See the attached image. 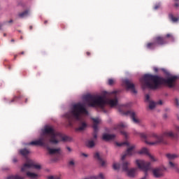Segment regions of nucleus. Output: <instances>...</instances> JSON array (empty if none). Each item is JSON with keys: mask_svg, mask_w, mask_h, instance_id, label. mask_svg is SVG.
Masks as SVG:
<instances>
[{"mask_svg": "<svg viewBox=\"0 0 179 179\" xmlns=\"http://www.w3.org/2000/svg\"><path fill=\"white\" fill-rule=\"evenodd\" d=\"M176 80H177V76H170L166 79L157 76L145 74L140 79V83L143 89H146L147 87L152 90H156L162 85H167L169 87H173Z\"/></svg>", "mask_w": 179, "mask_h": 179, "instance_id": "7ed1b4c3", "label": "nucleus"}, {"mask_svg": "<svg viewBox=\"0 0 179 179\" xmlns=\"http://www.w3.org/2000/svg\"><path fill=\"white\" fill-rule=\"evenodd\" d=\"M57 160H58V159H55V162H57Z\"/></svg>", "mask_w": 179, "mask_h": 179, "instance_id": "3c124183", "label": "nucleus"}, {"mask_svg": "<svg viewBox=\"0 0 179 179\" xmlns=\"http://www.w3.org/2000/svg\"><path fill=\"white\" fill-rule=\"evenodd\" d=\"M7 179H24V177L20 175L10 176L7 177Z\"/></svg>", "mask_w": 179, "mask_h": 179, "instance_id": "5701e85b", "label": "nucleus"}, {"mask_svg": "<svg viewBox=\"0 0 179 179\" xmlns=\"http://www.w3.org/2000/svg\"><path fill=\"white\" fill-rule=\"evenodd\" d=\"M20 153L22 156L26 157V156H27V155H29L30 153V151H29V150H27V149H22V150H20Z\"/></svg>", "mask_w": 179, "mask_h": 179, "instance_id": "4be33fe9", "label": "nucleus"}, {"mask_svg": "<svg viewBox=\"0 0 179 179\" xmlns=\"http://www.w3.org/2000/svg\"><path fill=\"white\" fill-rule=\"evenodd\" d=\"M29 29L31 30L33 29V27L32 26H30L29 27Z\"/></svg>", "mask_w": 179, "mask_h": 179, "instance_id": "49530a36", "label": "nucleus"}, {"mask_svg": "<svg viewBox=\"0 0 179 179\" xmlns=\"http://www.w3.org/2000/svg\"><path fill=\"white\" fill-rule=\"evenodd\" d=\"M22 54H24V52H22Z\"/></svg>", "mask_w": 179, "mask_h": 179, "instance_id": "5fc2aeb1", "label": "nucleus"}, {"mask_svg": "<svg viewBox=\"0 0 179 179\" xmlns=\"http://www.w3.org/2000/svg\"><path fill=\"white\" fill-rule=\"evenodd\" d=\"M19 17H26L27 16H29V10H25L20 14H18Z\"/></svg>", "mask_w": 179, "mask_h": 179, "instance_id": "a878e982", "label": "nucleus"}, {"mask_svg": "<svg viewBox=\"0 0 179 179\" xmlns=\"http://www.w3.org/2000/svg\"><path fill=\"white\" fill-rule=\"evenodd\" d=\"M150 99V96H149V94H146L145 95V101H149Z\"/></svg>", "mask_w": 179, "mask_h": 179, "instance_id": "e433bc0d", "label": "nucleus"}, {"mask_svg": "<svg viewBox=\"0 0 179 179\" xmlns=\"http://www.w3.org/2000/svg\"><path fill=\"white\" fill-rule=\"evenodd\" d=\"M154 71H155V72H158L159 69L157 67H155Z\"/></svg>", "mask_w": 179, "mask_h": 179, "instance_id": "58836bf2", "label": "nucleus"}, {"mask_svg": "<svg viewBox=\"0 0 179 179\" xmlns=\"http://www.w3.org/2000/svg\"><path fill=\"white\" fill-rule=\"evenodd\" d=\"M122 83H124V86H126L127 89L128 90H131L132 93L134 94H136V90H135V85L131 80L129 79H124L122 80Z\"/></svg>", "mask_w": 179, "mask_h": 179, "instance_id": "9d476101", "label": "nucleus"}, {"mask_svg": "<svg viewBox=\"0 0 179 179\" xmlns=\"http://www.w3.org/2000/svg\"><path fill=\"white\" fill-rule=\"evenodd\" d=\"M136 135H139L140 138L144 141L146 145L150 146H156L159 143H164L165 138H174L175 135L173 131H165L162 135H157L156 133H150L146 135L145 133H136Z\"/></svg>", "mask_w": 179, "mask_h": 179, "instance_id": "20e7f679", "label": "nucleus"}, {"mask_svg": "<svg viewBox=\"0 0 179 179\" xmlns=\"http://www.w3.org/2000/svg\"><path fill=\"white\" fill-rule=\"evenodd\" d=\"M108 84L110 85V86H113V85H115V80L114 79H108Z\"/></svg>", "mask_w": 179, "mask_h": 179, "instance_id": "c756f323", "label": "nucleus"}, {"mask_svg": "<svg viewBox=\"0 0 179 179\" xmlns=\"http://www.w3.org/2000/svg\"><path fill=\"white\" fill-rule=\"evenodd\" d=\"M119 111L124 115H129V117H130L131 118V120H132L133 122H134V124H139L141 122V120L139 119H138V117H136V113H135V112H134L133 110H128L127 112H122V110H121V109L119 108Z\"/></svg>", "mask_w": 179, "mask_h": 179, "instance_id": "1a4fd4ad", "label": "nucleus"}, {"mask_svg": "<svg viewBox=\"0 0 179 179\" xmlns=\"http://www.w3.org/2000/svg\"><path fill=\"white\" fill-rule=\"evenodd\" d=\"M0 29H1V26H0Z\"/></svg>", "mask_w": 179, "mask_h": 179, "instance_id": "4d7b16f0", "label": "nucleus"}, {"mask_svg": "<svg viewBox=\"0 0 179 179\" xmlns=\"http://www.w3.org/2000/svg\"><path fill=\"white\" fill-rule=\"evenodd\" d=\"M117 146H124V145H126L127 146H129V148L126 151L125 154L122 155V160H124L127 156H129L131 157V156H134L136 155V150H135V145H129V143L128 141L123 142V143H116Z\"/></svg>", "mask_w": 179, "mask_h": 179, "instance_id": "423d86ee", "label": "nucleus"}, {"mask_svg": "<svg viewBox=\"0 0 179 179\" xmlns=\"http://www.w3.org/2000/svg\"><path fill=\"white\" fill-rule=\"evenodd\" d=\"M67 150H69V152H72V149H71L69 147H67Z\"/></svg>", "mask_w": 179, "mask_h": 179, "instance_id": "ea45409f", "label": "nucleus"}, {"mask_svg": "<svg viewBox=\"0 0 179 179\" xmlns=\"http://www.w3.org/2000/svg\"><path fill=\"white\" fill-rule=\"evenodd\" d=\"M155 107H156V103L153 101H150L149 104V108H150V110H153V108H155Z\"/></svg>", "mask_w": 179, "mask_h": 179, "instance_id": "7c9ffc66", "label": "nucleus"}, {"mask_svg": "<svg viewBox=\"0 0 179 179\" xmlns=\"http://www.w3.org/2000/svg\"><path fill=\"white\" fill-rule=\"evenodd\" d=\"M83 103L73 104L71 111L64 114V117L67 120L69 127H72L75 121H83V117L89 115L85 108L86 106L104 108L106 104H108L112 108L120 107L117 99V91L113 92H103L101 95L87 94L83 96Z\"/></svg>", "mask_w": 179, "mask_h": 179, "instance_id": "f257e3e1", "label": "nucleus"}, {"mask_svg": "<svg viewBox=\"0 0 179 179\" xmlns=\"http://www.w3.org/2000/svg\"><path fill=\"white\" fill-rule=\"evenodd\" d=\"M13 162H14V163H15L16 160L14 159H13Z\"/></svg>", "mask_w": 179, "mask_h": 179, "instance_id": "09e8293b", "label": "nucleus"}, {"mask_svg": "<svg viewBox=\"0 0 179 179\" xmlns=\"http://www.w3.org/2000/svg\"><path fill=\"white\" fill-rule=\"evenodd\" d=\"M155 43H156V45H163V44H166V42H164V38L162 36H157L154 39Z\"/></svg>", "mask_w": 179, "mask_h": 179, "instance_id": "f3484780", "label": "nucleus"}, {"mask_svg": "<svg viewBox=\"0 0 179 179\" xmlns=\"http://www.w3.org/2000/svg\"><path fill=\"white\" fill-rule=\"evenodd\" d=\"M49 155H61V148H51L47 147Z\"/></svg>", "mask_w": 179, "mask_h": 179, "instance_id": "2eb2a0df", "label": "nucleus"}, {"mask_svg": "<svg viewBox=\"0 0 179 179\" xmlns=\"http://www.w3.org/2000/svg\"><path fill=\"white\" fill-rule=\"evenodd\" d=\"M176 131L177 132H179V127H176Z\"/></svg>", "mask_w": 179, "mask_h": 179, "instance_id": "79ce46f5", "label": "nucleus"}, {"mask_svg": "<svg viewBox=\"0 0 179 179\" xmlns=\"http://www.w3.org/2000/svg\"><path fill=\"white\" fill-rule=\"evenodd\" d=\"M159 8H160V5H158V6H155V9H159Z\"/></svg>", "mask_w": 179, "mask_h": 179, "instance_id": "4c0bfd02", "label": "nucleus"}, {"mask_svg": "<svg viewBox=\"0 0 179 179\" xmlns=\"http://www.w3.org/2000/svg\"><path fill=\"white\" fill-rule=\"evenodd\" d=\"M127 127H128V124H127V123L120 122L117 126H116L115 129L120 131L122 135H124L125 138H128V133L122 131V129H124V128H127Z\"/></svg>", "mask_w": 179, "mask_h": 179, "instance_id": "ddd939ff", "label": "nucleus"}, {"mask_svg": "<svg viewBox=\"0 0 179 179\" xmlns=\"http://www.w3.org/2000/svg\"><path fill=\"white\" fill-rule=\"evenodd\" d=\"M82 156H84V157H87V154H85V153H83V154H82Z\"/></svg>", "mask_w": 179, "mask_h": 179, "instance_id": "a19ab883", "label": "nucleus"}, {"mask_svg": "<svg viewBox=\"0 0 179 179\" xmlns=\"http://www.w3.org/2000/svg\"><path fill=\"white\" fill-rule=\"evenodd\" d=\"M136 164L140 170L145 171L146 177V176H148V172L150 170V162L142 159H136Z\"/></svg>", "mask_w": 179, "mask_h": 179, "instance_id": "6e6552de", "label": "nucleus"}, {"mask_svg": "<svg viewBox=\"0 0 179 179\" xmlns=\"http://www.w3.org/2000/svg\"><path fill=\"white\" fill-rule=\"evenodd\" d=\"M166 37H167V38H173V35H171V34H166Z\"/></svg>", "mask_w": 179, "mask_h": 179, "instance_id": "c9c22d12", "label": "nucleus"}, {"mask_svg": "<svg viewBox=\"0 0 179 179\" xmlns=\"http://www.w3.org/2000/svg\"><path fill=\"white\" fill-rule=\"evenodd\" d=\"M47 24V21H45V24Z\"/></svg>", "mask_w": 179, "mask_h": 179, "instance_id": "8fccbe9b", "label": "nucleus"}, {"mask_svg": "<svg viewBox=\"0 0 179 179\" xmlns=\"http://www.w3.org/2000/svg\"><path fill=\"white\" fill-rule=\"evenodd\" d=\"M163 169L162 168H156L155 169H153L152 173L153 175L156 177V178H159V177H162L163 176Z\"/></svg>", "mask_w": 179, "mask_h": 179, "instance_id": "dca6fc26", "label": "nucleus"}, {"mask_svg": "<svg viewBox=\"0 0 179 179\" xmlns=\"http://www.w3.org/2000/svg\"><path fill=\"white\" fill-rule=\"evenodd\" d=\"M87 55H90V53L89 52H87Z\"/></svg>", "mask_w": 179, "mask_h": 179, "instance_id": "de8ad7c7", "label": "nucleus"}, {"mask_svg": "<svg viewBox=\"0 0 179 179\" xmlns=\"http://www.w3.org/2000/svg\"><path fill=\"white\" fill-rule=\"evenodd\" d=\"M13 20H10V21H8V23H13Z\"/></svg>", "mask_w": 179, "mask_h": 179, "instance_id": "37998d69", "label": "nucleus"}, {"mask_svg": "<svg viewBox=\"0 0 179 179\" xmlns=\"http://www.w3.org/2000/svg\"><path fill=\"white\" fill-rule=\"evenodd\" d=\"M11 41H14L13 40H11Z\"/></svg>", "mask_w": 179, "mask_h": 179, "instance_id": "864d4df0", "label": "nucleus"}, {"mask_svg": "<svg viewBox=\"0 0 179 179\" xmlns=\"http://www.w3.org/2000/svg\"><path fill=\"white\" fill-rule=\"evenodd\" d=\"M175 104L176 107H179L178 99H175Z\"/></svg>", "mask_w": 179, "mask_h": 179, "instance_id": "72a5a7b5", "label": "nucleus"}, {"mask_svg": "<svg viewBox=\"0 0 179 179\" xmlns=\"http://www.w3.org/2000/svg\"><path fill=\"white\" fill-rule=\"evenodd\" d=\"M92 121H93V129L94 131V138L96 139L97 138V131H99V124H100V122H101V120L99 117L97 118H92Z\"/></svg>", "mask_w": 179, "mask_h": 179, "instance_id": "9b49d317", "label": "nucleus"}, {"mask_svg": "<svg viewBox=\"0 0 179 179\" xmlns=\"http://www.w3.org/2000/svg\"><path fill=\"white\" fill-rule=\"evenodd\" d=\"M175 6H176V8H178V3H176V4H175Z\"/></svg>", "mask_w": 179, "mask_h": 179, "instance_id": "c03bdc74", "label": "nucleus"}, {"mask_svg": "<svg viewBox=\"0 0 179 179\" xmlns=\"http://www.w3.org/2000/svg\"><path fill=\"white\" fill-rule=\"evenodd\" d=\"M138 155H147V156L150 157L151 162H157V159L155 157V156L150 155V153H149V150H148L146 148H142L140 151L138 152Z\"/></svg>", "mask_w": 179, "mask_h": 179, "instance_id": "f8f14e48", "label": "nucleus"}, {"mask_svg": "<svg viewBox=\"0 0 179 179\" xmlns=\"http://www.w3.org/2000/svg\"><path fill=\"white\" fill-rule=\"evenodd\" d=\"M122 108H124V106H122Z\"/></svg>", "mask_w": 179, "mask_h": 179, "instance_id": "603ef678", "label": "nucleus"}, {"mask_svg": "<svg viewBox=\"0 0 179 179\" xmlns=\"http://www.w3.org/2000/svg\"><path fill=\"white\" fill-rule=\"evenodd\" d=\"M130 164H131L128 162H124L122 165V169L123 171H126L127 173L128 177L134 178V177L138 174V168H131L128 169V167H129Z\"/></svg>", "mask_w": 179, "mask_h": 179, "instance_id": "0eeeda50", "label": "nucleus"}, {"mask_svg": "<svg viewBox=\"0 0 179 179\" xmlns=\"http://www.w3.org/2000/svg\"><path fill=\"white\" fill-rule=\"evenodd\" d=\"M169 17L171 19L173 22H177L178 20V18L173 16V15H169Z\"/></svg>", "mask_w": 179, "mask_h": 179, "instance_id": "2f4dec72", "label": "nucleus"}, {"mask_svg": "<svg viewBox=\"0 0 179 179\" xmlns=\"http://www.w3.org/2000/svg\"><path fill=\"white\" fill-rule=\"evenodd\" d=\"M94 159H98L99 164H101L102 167H106V166H107V162H106V160H103V159L100 157V154H99V152L95 153Z\"/></svg>", "mask_w": 179, "mask_h": 179, "instance_id": "4468645a", "label": "nucleus"}, {"mask_svg": "<svg viewBox=\"0 0 179 179\" xmlns=\"http://www.w3.org/2000/svg\"><path fill=\"white\" fill-rule=\"evenodd\" d=\"M178 120H179V117H178Z\"/></svg>", "mask_w": 179, "mask_h": 179, "instance_id": "6e6d98bb", "label": "nucleus"}, {"mask_svg": "<svg viewBox=\"0 0 179 179\" xmlns=\"http://www.w3.org/2000/svg\"><path fill=\"white\" fill-rule=\"evenodd\" d=\"M16 99H17V96H14V98L9 101V103L10 104V103H13L15 101H16Z\"/></svg>", "mask_w": 179, "mask_h": 179, "instance_id": "f704fd0d", "label": "nucleus"}, {"mask_svg": "<svg viewBox=\"0 0 179 179\" xmlns=\"http://www.w3.org/2000/svg\"><path fill=\"white\" fill-rule=\"evenodd\" d=\"M31 169H36V170H40L41 169V165L36 164L33 160L27 159V162L21 169L22 173H27V177L30 179H36L38 177V174L30 172L29 170Z\"/></svg>", "mask_w": 179, "mask_h": 179, "instance_id": "39448f33", "label": "nucleus"}, {"mask_svg": "<svg viewBox=\"0 0 179 179\" xmlns=\"http://www.w3.org/2000/svg\"><path fill=\"white\" fill-rule=\"evenodd\" d=\"M166 157L168 160H175L178 157V155L176 154L167 153L166 154Z\"/></svg>", "mask_w": 179, "mask_h": 179, "instance_id": "6ab92c4d", "label": "nucleus"}, {"mask_svg": "<svg viewBox=\"0 0 179 179\" xmlns=\"http://www.w3.org/2000/svg\"><path fill=\"white\" fill-rule=\"evenodd\" d=\"M169 166L171 169H172L173 170H176L178 173H179L178 165H177V164H175L174 162L170 161L169 163Z\"/></svg>", "mask_w": 179, "mask_h": 179, "instance_id": "aec40b11", "label": "nucleus"}, {"mask_svg": "<svg viewBox=\"0 0 179 179\" xmlns=\"http://www.w3.org/2000/svg\"><path fill=\"white\" fill-rule=\"evenodd\" d=\"M114 170H120V167H121V165L119 163L115 162L113 165Z\"/></svg>", "mask_w": 179, "mask_h": 179, "instance_id": "bb28decb", "label": "nucleus"}, {"mask_svg": "<svg viewBox=\"0 0 179 179\" xmlns=\"http://www.w3.org/2000/svg\"><path fill=\"white\" fill-rule=\"evenodd\" d=\"M86 127H87V124H86L85 122H82L81 125L78 128L76 129V131H83Z\"/></svg>", "mask_w": 179, "mask_h": 179, "instance_id": "b1692460", "label": "nucleus"}, {"mask_svg": "<svg viewBox=\"0 0 179 179\" xmlns=\"http://www.w3.org/2000/svg\"><path fill=\"white\" fill-rule=\"evenodd\" d=\"M42 132L43 138H41L39 140L32 141L29 143V145L44 146L45 145L47 138H49L50 143H54L55 145L59 143V142H71V141H72V138L55 131L52 126H45L42 130Z\"/></svg>", "mask_w": 179, "mask_h": 179, "instance_id": "f03ea898", "label": "nucleus"}, {"mask_svg": "<svg viewBox=\"0 0 179 179\" xmlns=\"http://www.w3.org/2000/svg\"><path fill=\"white\" fill-rule=\"evenodd\" d=\"M115 138V135L114 134H104L103 135V141H113Z\"/></svg>", "mask_w": 179, "mask_h": 179, "instance_id": "a211bd4d", "label": "nucleus"}, {"mask_svg": "<svg viewBox=\"0 0 179 179\" xmlns=\"http://www.w3.org/2000/svg\"><path fill=\"white\" fill-rule=\"evenodd\" d=\"M162 101H159V102H158V104H162Z\"/></svg>", "mask_w": 179, "mask_h": 179, "instance_id": "a18cd8bd", "label": "nucleus"}, {"mask_svg": "<svg viewBox=\"0 0 179 179\" xmlns=\"http://www.w3.org/2000/svg\"><path fill=\"white\" fill-rule=\"evenodd\" d=\"M48 179H60L58 176H49Z\"/></svg>", "mask_w": 179, "mask_h": 179, "instance_id": "473e14b6", "label": "nucleus"}, {"mask_svg": "<svg viewBox=\"0 0 179 179\" xmlns=\"http://www.w3.org/2000/svg\"><path fill=\"white\" fill-rule=\"evenodd\" d=\"M155 47H157V45H156L155 41L153 43H149L147 44V48L149 50H153V48H155Z\"/></svg>", "mask_w": 179, "mask_h": 179, "instance_id": "412c9836", "label": "nucleus"}, {"mask_svg": "<svg viewBox=\"0 0 179 179\" xmlns=\"http://www.w3.org/2000/svg\"><path fill=\"white\" fill-rule=\"evenodd\" d=\"M68 164L69 167H75V159H70Z\"/></svg>", "mask_w": 179, "mask_h": 179, "instance_id": "cd10ccee", "label": "nucleus"}, {"mask_svg": "<svg viewBox=\"0 0 179 179\" xmlns=\"http://www.w3.org/2000/svg\"><path fill=\"white\" fill-rule=\"evenodd\" d=\"M93 179H104V175L103 173H99L97 176H92Z\"/></svg>", "mask_w": 179, "mask_h": 179, "instance_id": "c85d7f7f", "label": "nucleus"}, {"mask_svg": "<svg viewBox=\"0 0 179 179\" xmlns=\"http://www.w3.org/2000/svg\"><path fill=\"white\" fill-rule=\"evenodd\" d=\"M86 146H87V148H93V147H94V141L89 140L86 143Z\"/></svg>", "mask_w": 179, "mask_h": 179, "instance_id": "393cba45", "label": "nucleus"}]
</instances>
